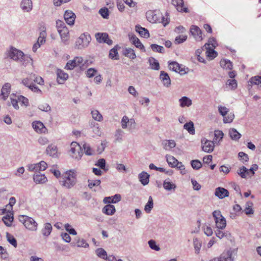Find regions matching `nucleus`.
<instances>
[{"instance_id": "nucleus-52", "label": "nucleus", "mask_w": 261, "mask_h": 261, "mask_svg": "<svg viewBox=\"0 0 261 261\" xmlns=\"http://www.w3.org/2000/svg\"><path fill=\"white\" fill-rule=\"evenodd\" d=\"M222 229H217L215 231L216 236L219 239H222L224 237H227L230 234L227 232H224L221 230Z\"/></svg>"}, {"instance_id": "nucleus-57", "label": "nucleus", "mask_w": 261, "mask_h": 261, "mask_svg": "<svg viewBox=\"0 0 261 261\" xmlns=\"http://www.w3.org/2000/svg\"><path fill=\"white\" fill-rule=\"evenodd\" d=\"M149 247L155 251H159L160 248L158 245H156V242L153 240H150L148 242Z\"/></svg>"}, {"instance_id": "nucleus-40", "label": "nucleus", "mask_w": 261, "mask_h": 261, "mask_svg": "<svg viewBox=\"0 0 261 261\" xmlns=\"http://www.w3.org/2000/svg\"><path fill=\"white\" fill-rule=\"evenodd\" d=\"M123 55L130 59H134L136 57L135 51L131 48H126L123 51Z\"/></svg>"}, {"instance_id": "nucleus-21", "label": "nucleus", "mask_w": 261, "mask_h": 261, "mask_svg": "<svg viewBox=\"0 0 261 261\" xmlns=\"http://www.w3.org/2000/svg\"><path fill=\"white\" fill-rule=\"evenodd\" d=\"M57 81L58 84H63L68 78L67 73L64 72L61 69H58L57 71Z\"/></svg>"}, {"instance_id": "nucleus-3", "label": "nucleus", "mask_w": 261, "mask_h": 261, "mask_svg": "<svg viewBox=\"0 0 261 261\" xmlns=\"http://www.w3.org/2000/svg\"><path fill=\"white\" fill-rule=\"evenodd\" d=\"M56 27L62 40L64 42L67 41L69 38V31L65 23L62 20H58L56 21Z\"/></svg>"}, {"instance_id": "nucleus-24", "label": "nucleus", "mask_w": 261, "mask_h": 261, "mask_svg": "<svg viewBox=\"0 0 261 261\" xmlns=\"http://www.w3.org/2000/svg\"><path fill=\"white\" fill-rule=\"evenodd\" d=\"M172 3L177 11L186 12L188 11V8L184 6L183 0H172Z\"/></svg>"}, {"instance_id": "nucleus-9", "label": "nucleus", "mask_w": 261, "mask_h": 261, "mask_svg": "<svg viewBox=\"0 0 261 261\" xmlns=\"http://www.w3.org/2000/svg\"><path fill=\"white\" fill-rule=\"evenodd\" d=\"M201 148L203 151L207 153L212 152L215 147V144L213 141L208 140L206 138H202L201 141Z\"/></svg>"}, {"instance_id": "nucleus-49", "label": "nucleus", "mask_w": 261, "mask_h": 261, "mask_svg": "<svg viewBox=\"0 0 261 261\" xmlns=\"http://www.w3.org/2000/svg\"><path fill=\"white\" fill-rule=\"evenodd\" d=\"M21 62H23V64L25 65H32L33 64V59L29 56L24 55L22 57V59L20 60Z\"/></svg>"}, {"instance_id": "nucleus-27", "label": "nucleus", "mask_w": 261, "mask_h": 261, "mask_svg": "<svg viewBox=\"0 0 261 261\" xmlns=\"http://www.w3.org/2000/svg\"><path fill=\"white\" fill-rule=\"evenodd\" d=\"M179 106L181 108L189 107L192 105V100L187 96H183L179 99Z\"/></svg>"}, {"instance_id": "nucleus-44", "label": "nucleus", "mask_w": 261, "mask_h": 261, "mask_svg": "<svg viewBox=\"0 0 261 261\" xmlns=\"http://www.w3.org/2000/svg\"><path fill=\"white\" fill-rule=\"evenodd\" d=\"M184 128L186 129L191 135L195 134V128L194 123L192 121L186 123L184 125Z\"/></svg>"}, {"instance_id": "nucleus-26", "label": "nucleus", "mask_w": 261, "mask_h": 261, "mask_svg": "<svg viewBox=\"0 0 261 261\" xmlns=\"http://www.w3.org/2000/svg\"><path fill=\"white\" fill-rule=\"evenodd\" d=\"M162 145L165 150L170 151L176 146V143L173 140H166L162 142Z\"/></svg>"}, {"instance_id": "nucleus-4", "label": "nucleus", "mask_w": 261, "mask_h": 261, "mask_svg": "<svg viewBox=\"0 0 261 261\" xmlns=\"http://www.w3.org/2000/svg\"><path fill=\"white\" fill-rule=\"evenodd\" d=\"M69 154L72 158L77 161L81 160L83 155V152L80 144L76 142H72L70 146Z\"/></svg>"}, {"instance_id": "nucleus-1", "label": "nucleus", "mask_w": 261, "mask_h": 261, "mask_svg": "<svg viewBox=\"0 0 261 261\" xmlns=\"http://www.w3.org/2000/svg\"><path fill=\"white\" fill-rule=\"evenodd\" d=\"M76 171L74 170L66 171L60 180L61 185L67 189L71 188L76 182Z\"/></svg>"}, {"instance_id": "nucleus-25", "label": "nucleus", "mask_w": 261, "mask_h": 261, "mask_svg": "<svg viewBox=\"0 0 261 261\" xmlns=\"http://www.w3.org/2000/svg\"><path fill=\"white\" fill-rule=\"evenodd\" d=\"M257 85L259 88H261V76L256 75L250 78L248 82V87L250 89L252 85Z\"/></svg>"}, {"instance_id": "nucleus-50", "label": "nucleus", "mask_w": 261, "mask_h": 261, "mask_svg": "<svg viewBox=\"0 0 261 261\" xmlns=\"http://www.w3.org/2000/svg\"><path fill=\"white\" fill-rule=\"evenodd\" d=\"M118 46H115L114 48L110 50L109 57L112 59H117L118 54Z\"/></svg>"}, {"instance_id": "nucleus-11", "label": "nucleus", "mask_w": 261, "mask_h": 261, "mask_svg": "<svg viewBox=\"0 0 261 261\" xmlns=\"http://www.w3.org/2000/svg\"><path fill=\"white\" fill-rule=\"evenodd\" d=\"M95 38L99 43H106L108 45H111L113 43L106 33H97L95 34Z\"/></svg>"}, {"instance_id": "nucleus-64", "label": "nucleus", "mask_w": 261, "mask_h": 261, "mask_svg": "<svg viewBox=\"0 0 261 261\" xmlns=\"http://www.w3.org/2000/svg\"><path fill=\"white\" fill-rule=\"evenodd\" d=\"M218 111L220 114L224 117L229 112V109L225 107L219 106H218Z\"/></svg>"}, {"instance_id": "nucleus-41", "label": "nucleus", "mask_w": 261, "mask_h": 261, "mask_svg": "<svg viewBox=\"0 0 261 261\" xmlns=\"http://www.w3.org/2000/svg\"><path fill=\"white\" fill-rule=\"evenodd\" d=\"M92 118L96 121L100 122L103 120V117L100 112L97 110H92L91 111Z\"/></svg>"}, {"instance_id": "nucleus-62", "label": "nucleus", "mask_w": 261, "mask_h": 261, "mask_svg": "<svg viewBox=\"0 0 261 261\" xmlns=\"http://www.w3.org/2000/svg\"><path fill=\"white\" fill-rule=\"evenodd\" d=\"M187 39L186 35H179L175 38L174 42L175 44H180L185 41Z\"/></svg>"}, {"instance_id": "nucleus-20", "label": "nucleus", "mask_w": 261, "mask_h": 261, "mask_svg": "<svg viewBox=\"0 0 261 261\" xmlns=\"http://www.w3.org/2000/svg\"><path fill=\"white\" fill-rule=\"evenodd\" d=\"M32 127L34 129L37 133H45L46 132V128L43 123L39 121H34L32 124Z\"/></svg>"}, {"instance_id": "nucleus-45", "label": "nucleus", "mask_w": 261, "mask_h": 261, "mask_svg": "<svg viewBox=\"0 0 261 261\" xmlns=\"http://www.w3.org/2000/svg\"><path fill=\"white\" fill-rule=\"evenodd\" d=\"M224 134L222 131L220 130H216L214 132V142L219 143L220 141H221L223 138Z\"/></svg>"}, {"instance_id": "nucleus-32", "label": "nucleus", "mask_w": 261, "mask_h": 261, "mask_svg": "<svg viewBox=\"0 0 261 261\" xmlns=\"http://www.w3.org/2000/svg\"><path fill=\"white\" fill-rule=\"evenodd\" d=\"M172 69L180 75H185L190 71V69L186 66H172Z\"/></svg>"}, {"instance_id": "nucleus-33", "label": "nucleus", "mask_w": 261, "mask_h": 261, "mask_svg": "<svg viewBox=\"0 0 261 261\" xmlns=\"http://www.w3.org/2000/svg\"><path fill=\"white\" fill-rule=\"evenodd\" d=\"M46 153L47 154L53 157H56L57 156L58 148L57 147L53 144H50L48 146L46 149Z\"/></svg>"}, {"instance_id": "nucleus-31", "label": "nucleus", "mask_w": 261, "mask_h": 261, "mask_svg": "<svg viewBox=\"0 0 261 261\" xmlns=\"http://www.w3.org/2000/svg\"><path fill=\"white\" fill-rule=\"evenodd\" d=\"M149 176L150 175L147 172L143 171L139 174V180L143 185L145 186L149 182Z\"/></svg>"}, {"instance_id": "nucleus-7", "label": "nucleus", "mask_w": 261, "mask_h": 261, "mask_svg": "<svg viewBox=\"0 0 261 261\" xmlns=\"http://www.w3.org/2000/svg\"><path fill=\"white\" fill-rule=\"evenodd\" d=\"M47 165L44 161H41L37 164H31L27 165L28 170L31 172H39L44 171L47 168Z\"/></svg>"}, {"instance_id": "nucleus-55", "label": "nucleus", "mask_w": 261, "mask_h": 261, "mask_svg": "<svg viewBox=\"0 0 261 261\" xmlns=\"http://www.w3.org/2000/svg\"><path fill=\"white\" fill-rule=\"evenodd\" d=\"M193 243L195 252L196 254H198L201 247V243L197 238L194 239Z\"/></svg>"}, {"instance_id": "nucleus-6", "label": "nucleus", "mask_w": 261, "mask_h": 261, "mask_svg": "<svg viewBox=\"0 0 261 261\" xmlns=\"http://www.w3.org/2000/svg\"><path fill=\"white\" fill-rule=\"evenodd\" d=\"M19 221L23 224L27 229L31 231L37 230L38 224L32 218L22 216L19 218Z\"/></svg>"}, {"instance_id": "nucleus-59", "label": "nucleus", "mask_w": 261, "mask_h": 261, "mask_svg": "<svg viewBox=\"0 0 261 261\" xmlns=\"http://www.w3.org/2000/svg\"><path fill=\"white\" fill-rule=\"evenodd\" d=\"M91 125H93L92 126V131L93 132L96 134L97 136H100L101 135V131L100 128L99 127V125L97 123H95L94 122L93 123H91Z\"/></svg>"}, {"instance_id": "nucleus-53", "label": "nucleus", "mask_w": 261, "mask_h": 261, "mask_svg": "<svg viewBox=\"0 0 261 261\" xmlns=\"http://www.w3.org/2000/svg\"><path fill=\"white\" fill-rule=\"evenodd\" d=\"M192 167L195 170H198L202 167L201 162L198 160H194L191 162Z\"/></svg>"}, {"instance_id": "nucleus-51", "label": "nucleus", "mask_w": 261, "mask_h": 261, "mask_svg": "<svg viewBox=\"0 0 261 261\" xmlns=\"http://www.w3.org/2000/svg\"><path fill=\"white\" fill-rule=\"evenodd\" d=\"M226 85L229 87L231 90L236 89L238 86L237 82L234 79L227 80Z\"/></svg>"}, {"instance_id": "nucleus-46", "label": "nucleus", "mask_w": 261, "mask_h": 261, "mask_svg": "<svg viewBox=\"0 0 261 261\" xmlns=\"http://www.w3.org/2000/svg\"><path fill=\"white\" fill-rule=\"evenodd\" d=\"M153 207V202L151 196H149L147 203L145 204L144 207V211L146 213L149 214L150 213L151 210Z\"/></svg>"}, {"instance_id": "nucleus-36", "label": "nucleus", "mask_w": 261, "mask_h": 261, "mask_svg": "<svg viewBox=\"0 0 261 261\" xmlns=\"http://www.w3.org/2000/svg\"><path fill=\"white\" fill-rule=\"evenodd\" d=\"M228 134L230 138L235 141L238 140L241 137V134L233 128L229 129Z\"/></svg>"}, {"instance_id": "nucleus-42", "label": "nucleus", "mask_w": 261, "mask_h": 261, "mask_svg": "<svg viewBox=\"0 0 261 261\" xmlns=\"http://www.w3.org/2000/svg\"><path fill=\"white\" fill-rule=\"evenodd\" d=\"M166 158L169 166L171 167H175L176 164L178 162L177 159H176L173 156L170 155H166Z\"/></svg>"}, {"instance_id": "nucleus-37", "label": "nucleus", "mask_w": 261, "mask_h": 261, "mask_svg": "<svg viewBox=\"0 0 261 261\" xmlns=\"http://www.w3.org/2000/svg\"><path fill=\"white\" fill-rule=\"evenodd\" d=\"M75 242L72 243V246H76L77 247L87 248L89 247V244L83 239H80L79 238L75 239Z\"/></svg>"}, {"instance_id": "nucleus-22", "label": "nucleus", "mask_w": 261, "mask_h": 261, "mask_svg": "<svg viewBox=\"0 0 261 261\" xmlns=\"http://www.w3.org/2000/svg\"><path fill=\"white\" fill-rule=\"evenodd\" d=\"M160 79L162 81L163 85L166 87H169L171 85V80L168 74L164 71H161L160 75Z\"/></svg>"}, {"instance_id": "nucleus-16", "label": "nucleus", "mask_w": 261, "mask_h": 261, "mask_svg": "<svg viewBox=\"0 0 261 261\" xmlns=\"http://www.w3.org/2000/svg\"><path fill=\"white\" fill-rule=\"evenodd\" d=\"M64 19L66 23L70 25H73L75 19V15L71 11H66L64 14Z\"/></svg>"}, {"instance_id": "nucleus-61", "label": "nucleus", "mask_w": 261, "mask_h": 261, "mask_svg": "<svg viewBox=\"0 0 261 261\" xmlns=\"http://www.w3.org/2000/svg\"><path fill=\"white\" fill-rule=\"evenodd\" d=\"M64 228L65 230L69 232L70 234L72 235H76L77 234L75 230L71 227V226L68 224H65L64 225Z\"/></svg>"}, {"instance_id": "nucleus-39", "label": "nucleus", "mask_w": 261, "mask_h": 261, "mask_svg": "<svg viewBox=\"0 0 261 261\" xmlns=\"http://www.w3.org/2000/svg\"><path fill=\"white\" fill-rule=\"evenodd\" d=\"M237 173L243 178L250 177L248 171V169L245 166L240 167L238 170Z\"/></svg>"}, {"instance_id": "nucleus-10", "label": "nucleus", "mask_w": 261, "mask_h": 261, "mask_svg": "<svg viewBox=\"0 0 261 261\" xmlns=\"http://www.w3.org/2000/svg\"><path fill=\"white\" fill-rule=\"evenodd\" d=\"M8 56L15 61H20L22 59L23 53L14 47H11L8 53Z\"/></svg>"}, {"instance_id": "nucleus-15", "label": "nucleus", "mask_w": 261, "mask_h": 261, "mask_svg": "<svg viewBox=\"0 0 261 261\" xmlns=\"http://www.w3.org/2000/svg\"><path fill=\"white\" fill-rule=\"evenodd\" d=\"M233 258L232 257V252L230 251H227L223 252L220 257H216L210 261H233Z\"/></svg>"}, {"instance_id": "nucleus-30", "label": "nucleus", "mask_w": 261, "mask_h": 261, "mask_svg": "<svg viewBox=\"0 0 261 261\" xmlns=\"http://www.w3.org/2000/svg\"><path fill=\"white\" fill-rule=\"evenodd\" d=\"M135 30L141 37L145 38H148L149 37L148 31L144 28H142L139 25H137L135 27Z\"/></svg>"}, {"instance_id": "nucleus-28", "label": "nucleus", "mask_w": 261, "mask_h": 261, "mask_svg": "<svg viewBox=\"0 0 261 261\" xmlns=\"http://www.w3.org/2000/svg\"><path fill=\"white\" fill-rule=\"evenodd\" d=\"M33 180L36 184H44L47 181V177L44 174L37 173L33 176Z\"/></svg>"}, {"instance_id": "nucleus-29", "label": "nucleus", "mask_w": 261, "mask_h": 261, "mask_svg": "<svg viewBox=\"0 0 261 261\" xmlns=\"http://www.w3.org/2000/svg\"><path fill=\"white\" fill-rule=\"evenodd\" d=\"M108 204L102 208V212L107 215L112 216L115 214L116 209L114 205Z\"/></svg>"}, {"instance_id": "nucleus-56", "label": "nucleus", "mask_w": 261, "mask_h": 261, "mask_svg": "<svg viewBox=\"0 0 261 261\" xmlns=\"http://www.w3.org/2000/svg\"><path fill=\"white\" fill-rule=\"evenodd\" d=\"M204 233L207 236H211L213 233V231L211 226L205 225L202 227Z\"/></svg>"}, {"instance_id": "nucleus-8", "label": "nucleus", "mask_w": 261, "mask_h": 261, "mask_svg": "<svg viewBox=\"0 0 261 261\" xmlns=\"http://www.w3.org/2000/svg\"><path fill=\"white\" fill-rule=\"evenodd\" d=\"M91 40V37L88 33L81 35L76 42V45L79 48H82L88 46Z\"/></svg>"}, {"instance_id": "nucleus-14", "label": "nucleus", "mask_w": 261, "mask_h": 261, "mask_svg": "<svg viewBox=\"0 0 261 261\" xmlns=\"http://www.w3.org/2000/svg\"><path fill=\"white\" fill-rule=\"evenodd\" d=\"M129 38V40L137 48H138L141 50L145 52V48L143 44L141 42L140 40L139 39L138 37H137L135 35L131 34L128 35Z\"/></svg>"}, {"instance_id": "nucleus-2", "label": "nucleus", "mask_w": 261, "mask_h": 261, "mask_svg": "<svg viewBox=\"0 0 261 261\" xmlns=\"http://www.w3.org/2000/svg\"><path fill=\"white\" fill-rule=\"evenodd\" d=\"M94 57L88 56L85 59L82 57H75L73 60H69L66 65H89L94 64Z\"/></svg>"}, {"instance_id": "nucleus-17", "label": "nucleus", "mask_w": 261, "mask_h": 261, "mask_svg": "<svg viewBox=\"0 0 261 261\" xmlns=\"http://www.w3.org/2000/svg\"><path fill=\"white\" fill-rule=\"evenodd\" d=\"M11 90V85L7 83L3 86L1 90V97L4 100H6L8 97Z\"/></svg>"}, {"instance_id": "nucleus-23", "label": "nucleus", "mask_w": 261, "mask_h": 261, "mask_svg": "<svg viewBox=\"0 0 261 261\" xmlns=\"http://www.w3.org/2000/svg\"><path fill=\"white\" fill-rule=\"evenodd\" d=\"M121 199V195L120 194H117L113 196L106 197L104 198L103 202L105 203H116L119 202Z\"/></svg>"}, {"instance_id": "nucleus-63", "label": "nucleus", "mask_w": 261, "mask_h": 261, "mask_svg": "<svg viewBox=\"0 0 261 261\" xmlns=\"http://www.w3.org/2000/svg\"><path fill=\"white\" fill-rule=\"evenodd\" d=\"M88 187L89 188L92 189L94 186H98L100 184V180L98 179H95V180H90L89 179L88 181Z\"/></svg>"}, {"instance_id": "nucleus-60", "label": "nucleus", "mask_w": 261, "mask_h": 261, "mask_svg": "<svg viewBox=\"0 0 261 261\" xmlns=\"http://www.w3.org/2000/svg\"><path fill=\"white\" fill-rule=\"evenodd\" d=\"M150 46L152 50L154 51L161 53L164 51V47L162 46H160L156 44H151Z\"/></svg>"}, {"instance_id": "nucleus-58", "label": "nucleus", "mask_w": 261, "mask_h": 261, "mask_svg": "<svg viewBox=\"0 0 261 261\" xmlns=\"http://www.w3.org/2000/svg\"><path fill=\"white\" fill-rule=\"evenodd\" d=\"M7 238L8 241L14 247H16L17 246L16 240L14 238V237L9 233H7Z\"/></svg>"}, {"instance_id": "nucleus-47", "label": "nucleus", "mask_w": 261, "mask_h": 261, "mask_svg": "<svg viewBox=\"0 0 261 261\" xmlns=\"http://www.w3.org/2000/svg\"><path fill=\"white\" fill-rule=\"evenodd\" d=\"M96 255L100 258H102L105 260L107 259V252L102 248H97L96 251Z\"/></svg>"}, {"instance_id": "nucleus-12", "label": "nucleus", "mask_w": 261, "mask_h": 261, "mask_svg": "<svg viewBox=\"0 0 261 261\" xmlns=\"http://www.w3.org/2000/svg\"><path fill=\"white\" fill-rule=\"evenodd\" d=\"M190 33L196 40L200 41L203 39L202 31L197 25H192L191 27Z\"/></svg>"}, {"instance_id": "nucleus-38", "label": "nucleus", "mask_w": 261, "mask_h": 261, "mask_svg": "<svg viewBox=\"0 0 261 261\" xmlns=\"http://www.w3.org/2000/svg\"><path fill=\"white\" fill-rule=\"evenodd\" d=\"M53 229L52 226L49 223H46L44 225V227L41 230V232L43 236L48 237Z\"/></svg>"}, {"instance_id": "nucleus-18", "label": "nucleus", "mask_w": 261, "mask_h": 261, "mask_svg": "<svg viewBox=\"0 0 261 261\" xmlns=\"http://www.w3.org/2000/svg\"><path fill=\"white\" fill-rule=\"evenodd\" d=\"M13 212L12 211L8 210L6 215L3 217L2 220L7 226H11L13 221Z\"/></svg>"}, {"instance_id": "nucleus-19", "label": "nucleus", "mask_w": 261, "mask_h": 261, "mask_svg": "<svg viewBox=\"0 0 261 261\" xmlns=\"http://www.w3.org/2000/svg\"><path fill=\"white\" fill-rule=\"evenodd\" d=\"M215 195L220 199L228 197L229 192L224 188L218 187L215 189Z\"/></svg>"}, {"instance_id": "nucleus-34", "label": "nucleus", "mask_w": 261, "mask_h": 261, "mask_svg": "<svg viewBox=\"0 0 261 261\" xmlns=\"http://www.w3.org/2000/svg\"><path fill=\"white\" fill-rule=\"evenodd\" d=\"M163 187L167 191H174L176 188V186L175 184L170 181V179H167L164 181Z\"/></svg>"}, {"instance_id": "nucleus-43", "label": "nucleus", "mask_w": 261, "mask_h": 261, "mask_svg": "<svg viewBox=\"0 0 261 261\" xmlns=\"http://www.w3.org/2000/svg\"><path fill=\"white\" fill-rule=\"evenodd\" d=\"M46 37V33L45 28L43 27V30L40 32L39 37L38 38L37 42L41 45L45 42V39Z\"/></svg>"}, {"instance_id": "nucleus-48", "label": "nucleus", "mask_w": 261, "mask_h": 261, "mask_svg": "<svg viewBox=\"0 0 261 261\" xmlns=\"http://www.w3.org/2000/svg\"><path fill=\"white\" fill-rule=\"evenodd\" d=\"M83 148L85 153L87 155H92L94 154L93 150L91 149L89 144L84 143L83 145Z\"/></svg>"}, {"instance_id": "nucleus-35", "label": "nucleus", "mask_w": 261, "mask_h": 261, "mask_svg": "<svg viewBox=\"0 0 261 261\" xmlns=\"http://www.w3.org/2000/svg\"><path fill=\"white\" fill-rule=\"evenodd\" d=\"M21 9L25 12H29L32 9V3L31 0H22L21 3Z\"/></svg>"}, {"instance_id": "nucleus-5", "label": "nucleus", "mask_w": 261, "mask_h": 261, "mask_svg": "<svg viewBox=\"0 0 261 261\" xmlns=\"http://www.w3.org/2000/svg\"><path fill=\"white\" fill-rule=\"evenodd\" d=\"M213 216L217 229H223L226 226V221L225 218L222 216L221 212L219 210H216L213 212Z\"/></svg>"}, {"instance_id": "nucleus-13", "label": "nucleus", "mask_w": 261, "mask_h": 261, "mask_svg": "<svg viewBox=\"0 0 261 261\" xmlns=\"http://www.w3.org/2000/svg\"><path fill=\"white\" fill-rule=\"evenodd\" d=\"M210 41H208V43H206L204 45L206 48L205 55L207 59L208 60H212L216 58L217 56V53L214 50V48H211L210 46Z\"/></svg>"}, {"instance_id": "nucleus-54", "label": "nucleus", "mask_w": 261, "mask_h": 261, "mask_svg": "<svg viewBox=\"0 0 261 261\" xmlns=\"http://www.w3.org/2000/svg\"><path fill=\"white\" fill-rule=\"evenodd\" d=\"M124 134V132L121 129H117L115 134L116 140L118 142L122 141Z\"/></svg>"}]
</instances>
